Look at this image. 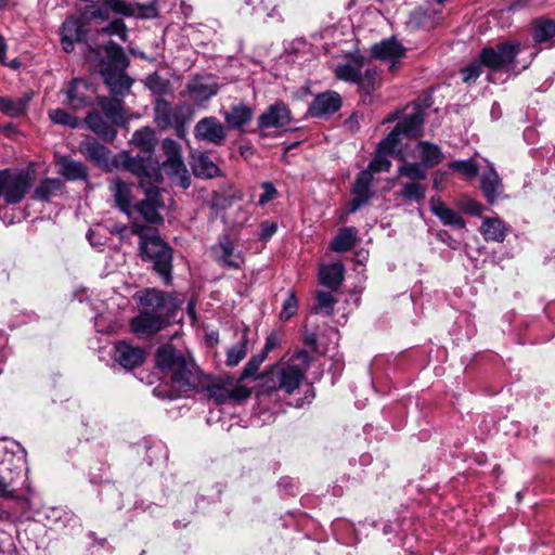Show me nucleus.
<instances>
[{"label":"nucleus","instance_id":"f257e3e1","mask_svg":"<svg viewBox=\"0 0 555 555\" xmlns=\"http://www.w3.org/2000/svg\"><path fill=\"white\" fill-rule=\"evenodd\" d=\"M157 366L170 373L171 386L179 392L195 390L204 392L216 404L240 402L251 391L240 380L228 376L204 375L189 353H183L171 345L159 347L155 354Z\"/></svg>","mask_w":555,"mask_h":555},{"label":"nucleus","instance_id":"f03ea898","mask_svg":"<svg viewBox=\"0 0 555 555\" xmlns=\"http://www.w3.org/2000/svg\"><path fill=\"white\" fill-rule=\"evenodd\" d=\"M130 143L138 149L142 155H125L122 167L141 179L160 182L159 162L155 156V146L157 143L155 130L151 127H142L135 130Z\"/></svg>","mask_w":555,"mask_h":555},{"label":"nucleus","instance_id":"7ed1b4c3","mask_svg":"<svg viewBox=\"0 0 555 555\" xmlns=\"http://www.w3.org/2000/svg\"><path fill=\"white\" fill-rule=\"evenodd\" d=\"M131 232L139 236L142 259L153 264V270L170 284L172 280V248L156 233V230L141 223H132Z\"/></svg>","mask_w":555,"mask_h":555},{"label":"nucleus","instance_id":"20e7f679","mask_svg":"<svg viewBox=\"0 0 555 555\" xmlns=\"http://www.w3.org/2000/svg\"><path fill=\"white\" fill-rule=\"evenodd\" d=\"M311 357L308 351L300 350L292 356L289 361L282 366H274L266 373L263 387L267 391L283 390L291 395L304 380L310 366Z\"/></svg>","mask_w":555,"mask_h":555},{"label":"nucleus","instance_id":"39448f33","mask_svg":"<svg viewBox=\"0 0 555 555\" xmlns=\"http://www.w3.org/2000/svg\"><path fill=\"white\" fill-rule=\"evenodd\" d=\"M3 457L0 461V499L2 500H23L18 487L22 475V468L25 463L24 451L18 454L15 451L3 448Z\"/></svg>","mask_w":555,"mask_h":555},{"label":"nucleus","instance_id":"423d86ee","mask_svg":"<svg viewBox=\"0 0 555 555\" xmlns=\"http://www.w3.org/2000/svg\"><path fill=\"white\" fill-rule=\"evenodd\" d=\"M31 188V178L24 170H0V197L8 205L21 203Z\"/></svg>","mask_w":555,"mask_h":555},{"label":"nucleus","instance_id":"0eeeda50","mask_svg":"<svg viewBox=\"0 0 555 555\" xmlns=\"http://www.w3.org/2000/svg\"><path fill=\"white\" fill-rule=\"evenodd\" d=\"M133 298L141 310L153 314H159L167 319L168 312L176 308V302L171 295L157 288H145L139 291L134 294Z\"/></svg>","mask_w":555,"mask_h":555},{"label":"nucleus","instance_id":"6e6552de","mask_svg":"<svg viewBox=\"0 0 555 555\" xmlns=\"http://www.w3.org/2000/svg\"><path fill=\"white\" fill-rule=\"evenodd\" d=\"M520 51L518 42H505L495 48L487 47L480 52V60L483 66L491 69H501L511 64Z\"/></svg>","mask_w":555,"mask_h":555},{"label":"nucleus","instance_id":"1a4fd4ad","mask_svg":"<svg viewBox=\"0 0 555 555\" xmlns=\"http://www.w3.org/2000/svg\"><path fill=\"white\" fill-rule=\"evenodd\" d=\"M154 181L141 179V186L146 195L145 199L139 202L134 208L142 218L150 223H158L163 221L158 208L163 206L159 189Z\"/></svg>","mask_w":555,"mask_h":555},{"label":"nucleus","instance_id":"9d476101","mask_svg":"<svg viewBox=\"0 0 555 555\" xmlns=\"http://www.w3.org/2000/svg\"><path fill=\"white\" fill-rule=\"evenodd\" d=\"M214 260L222 268L237 270L244 263L242 251L235 248V245L228 234H223L218 242L210 248Z\"/></svg>","mask_w":555,"mask_h":555},{"label":"nucleus","instance_id":"9b49d317","mask_svg":"<svg viewBox=\"0 0 555 555\" xmlns=\"http://www.w3.org/2000/svg\"><path fill=\"white\" fill-rule=\"evenodd\" d=\"M192 113V108L186 104L172 107L167 100L157 99L154 105V121L159 129L166 130Z\"/></svg>","mask_w":555,"mask_h":555},{"label":"nucleus","instance_id":"f8f14e48","mask_svg":"<svg viewBox=\"0 0 555 555\" xmlns=\"http://www.w3.org/2000/svg\"><path fill=\"white\" fill-rule=\"evenodd\" d=\"M168 324L166 317L153 314L151 312L141 310L139 314L133 317L129 326L131 332L140 338H146L155 335Z\"/></svg>","mask_w":555,"mask_h":555},{"label":"nucleus","instance_id":"ddd939ff","mask_svg":"<svg viewBox=\"0 0 555 555\" xmlns=\"http://www.w3.org/2000/svg\"><path fill=\"white\" fill-rule=\"evenodd\" d=\"M90 91V85L85 79L75 78L60 92L65 95V105L73 111H80L91 104Z\"/></svg>","mask_w":555,"mask_h":555},{"label":"nucleus","instance_id":"4468645a","mask_svg":"<svg viewBox=\"0 0 555 555\" xmlns=\"http://www.w3.org/2000/svg\"><path fill=\"white\" fill-rule=\"evenodd\" d=\"M87 15L80 17L69 16L62 25V48L66 53L74 50V42L86 41L88 35Z\"/></svg>","mask_w":555,"mask_h":555},{"label":"nucleus","instance_id":"2eb2a0df","mask_svg":"<svg viewBox=\"0 0 555 555\" xmlns=\"http://www.w3.org/2000/svg\"><path fill=\"white\" fill-rule=\"evenodd\" d=\"M194 137L214 145H221L227 139L224 126L214 116L204 117L194 127Z\"/></svg>","mask_w":555,"mask_h":555},{"label":"nucleus","instance_id":"dca6fc26","mask_svg":"<svg viewBox=\"0 0 555 555\" xmlns=\"http://www.w3.org/2000/svg\"><path fill=\"white\" fill-rule=\"evenodd\" d=\"M291 121L292 115L288 106L284 102L278 101L258 117V127L259 129L283 128Z\"/></svg>","mask_w":555,"mask_h":555},{"label":"nucleus","instance_id":"f3484780","mask_svg":"<svg viewBox=\"0 0 555 555\" xmlns=\"http://www.w3.org/2000/svg\"><path fill=\"white\" fill-rule=\"evenodd\" d=\"M341 96L335 91H325L315 95L308 113L315 118L328 117L341 107Z\"/></svg>","mask_w":555,"mask_h":555},{"label":"nucleus","instance_id":"a211bd4d","mask_svg":"<svg viewBox=\"0 0 555 555\" xmlns=\"http://www.w3.org/2000/svg\"><path fill=\"white\" fill-rule=\"evenodd\" d=\"M395 132H389L388 135L382 140L376 149L375 155L373 159L370 162L367 169L371 170V173L389 171L391 167V162L389 160V156H391L397 147V139Z\"/></svg>","mask_w":555,"mask_h":555},{"label":"nucleus","instance_id":"6ab92c4d","mask_svg":"<svg viewBox=\"0 0 555 555\" xmlns=\"http://www.w3.org/2000/svg\"><path fill=\"white\" fill-rule=\"evenodd\" d=\"M372 56L376 60L390 62L389 70H395L400 59L404 56V47L395 38H389L372 46Z\"/></svg>","mask_w":555,"mask_h":555},{"label":"nucleus","instance_id":"aec40b11","mask_svg":"<svg viewBox=\"0 0 555 555\" xmlns=\"http://www.w3.org/2000/svg\"><path fill=\"white\" fill-rule=\"evenodd\" d=\"M424 126V113L420 105L413 107V112L404 116L397 126L390 131L395 132L397 144L399 143V137L401 133L409 138H418L423 134Z\"/></svg>","mask_w":555,"mask_h":555},{"label":"nucleus","instance_id":"412c9836","mask_svg":"<svg viewBox=\"0 0 555 555\" xmlns=\"http://www.w3.org/2000/svg\"><path fill=\"white\" fill-rule=\"evenodd\" d=\"M373 175L371 170H362L358 173L352 186L353 198L349 205V212H356L361 206L366 204L372 197L371 183Z\"/></svg>","mask_w":555,"mask_h":555},{"label":"nucleus","instance_id":"4be33fe9","mask_svg":"<svg viewBox=\"0 0 555 555\" xmlns=\"http://www.w3.org/2000/svg\"><path fill=\"white\" fill-rule=\"evenodd\" d=\"M85 124L88 128L101 139L113 142L117 137V130L103 113L93 109L85 117Z\"/></svg>","mask_w":555,"mask_h":555},{"label":"nucleus","instance_id":"5701e85b","mask_svg":"<svg viewBox=\"0 0 555 555\" xmlns=\"http://www.w3.org/2000/svg\"><path fill=\"white\" fill-rule=\"evenodd\" d=\"M98 106L101 108L103 115L113 125L122 127L127 122L126 111L124 108V101L116 96H98Z\"/></svg>","mask_w":555,"mask_h":555},{"label":"nucleus","instance_id":"b1692460","mask_svg":"<svg viewBox=\"0 0 555 555\" xmlns=\"http://www.w3.org/2000/svg\"><path fill=\"white\" fill-rule=\"evenodd\" d=\"M102 76L113 96L122 99L129 93L132 79L125 74V69L112 70V68L103 67Z\"/></svg>","mask_w":555,"mask_h":555},{"label":"nucleus","instance_id":"393cba45","mask_svg":"<svg viewBox=\"0 0 555 555\" xmlns=\"http://www.w3.org/2000/svg\"><path fill=\"white\" fill-rule=\"evenodd\" d=\"M114 358L122 367L131 370L144 361L145 352L142 348L122 340L115 345Z\"/></svg>","mask_w":555,"mask_h":555},{"label":"nucleus","instance_id":"a878e982","mask_svg":"<svg viewBox=\"0 0 555 555\" xmlns=\"http://www.w3.org/2000/svg\"><path fill=\"white\" fill-rule=\"evenodd\" d=\"M480 189L487 202L493 205L501 197L504 186L503 181L493 165H490L480 178Z\"/></svg>","mask_w":555,"mask_h":555},{"label":"nucleus","instance_id":"bb28decb","mask_svg":"<svg viewBox=\"0 0 555 555\" xmlns=\"http://www.w3.org/2000/svg\"><path fill=\"white\" fill-rule=\"evenodd\" d=\"M222 116L230 129L237 130L251 121L254 108L245 103H237L223 111Z\"/></svg>","mask_w":555,"mask_h":555},{"label":"nucleus","instance_id":"cd10ccee","mask_svg":"<svg viewBox=\"0 0 555 555\" xmlns=\"http://www.w3.org/2000/svg\"><path fill=\"white\" fill-rule=\"evenodd\" d=\"M79 152L99 167H107L109 163L111 151L95 139L83 140L79 145Z\"/></svg>","mask_w":555,"mask_h":555},{"label":"nucleus","instance_id":"c85d7f7f","mask_svg":"<svg viewBox=\"0 0 555 555\" xmlns=\"http://www.w3.org/2000/svg\"><path fill=\"white\" fill-rule=\"evenodd\" d=\"M109 191L114 197L116 206L127 216L132 211V186L119 178L113 179L109 183Z\"/></svg>","mask_w":555,"mask_h":555},{"label":"nucleus","instance_id":"c756f323","mask_svg":"<svg viewBox=\"0 0 555 555\" xmlns=\"http://www.w3.org/2000/svg\"><path fill=\"white\" fill-rule=\"evenodd\" d=\"M431 212L440 219L444 225L464 229V219L453 209L444 205L439 196H433L429 201Z\"/></svg>","mask_w":555,"mask_h":555},{"label":"nucleus","instance_id":"7c9ffc66","mask_svg":"<svg viewBox=\"0 0 555 555\" xmlns=\"http://www.w3.org/2000/svg\"><path fill=\"white\" fill-rule=\"evenodd\" d=\"M479 231L485 241L502 243L509 231V227L498 217H485Z\"/></svg>","mask_w":555,"mask_h":555},{"label":"nucleus","instance_id":"2f4dec72","mask_svg":"<svg viewBox=\"0 0 555 555\" xmlns=\"http://www.w3.org/2000/svg\"><path fill=\"white\" fill-rule=\"evenodd\" d=\"M345 278V267L341 262L322 264L319 270V281L324 287L336 292L343 284Z\"/></svg>","mask_w":555,"mask_h":555},{"label":"nucleus","instance_id":"473e14b6","mask_svg":"<svg viewBox=\"0 0 555 555\" xmlns=\"http://www.w3.org/2000/svg\"><path fill=\"white\" fill-rule=\"evenodd\" d=\"M159 168L169 177L172 183L182 189H188L191 185V177L183 157L172 162H163L159 164Z\"/></svg>","mask_w":555,"mask_h":555},{"label":"nucleus","instance_id":"72a5a7b5","mask_svg":"<svg viewBox=\"0 0 555 555\" xmlns=\"http://www.w3.org/2000/svg\"><path fill=\"white\" fill-rule=\"evenodd\" d=\"M60 167V175L70 181L81 180L85 181L88 178V168L81 162L72 159L68 156H62L56 162Z\"/></svg>","mask_w":555,"mask_h":555},{"label":"nucleus","instance_id":"f704fd0d","mask_svg":"<svg viewBox=\"0 0 555 555\" xmlns=\"http://www.w3.org/2000/svg\"><path fill=\"white\" fill-rule=\"evenodd\" d=\"M192 169L196 177L211 179L220 176L219 167L211 160V158L202 152L193 153Z\"/></svg>","mask_w":555,"mask_h":555},{"label":"nucleus","instance_id":"c9c22d12","mask_svg":"<svg viewBox=\"0 0 555 555\" xmlns=\"http://www.w3.org/2000/svg\"><path fill=\"white\" fill-rule=\"evenodd\" d=\"M364 63V56L357 55L353 57V63L337 65L334 70L335 77L339 80L357 85L360 80V74Z\"/></svg>","mask_w":555,"mask_h":555},{"label":"nucleus","instance_id":"e433bc0d","mask_svg":"<svg viewBox=\"0 0 555 555\" xmlns=\"http://www.w3.org/2000/svg\"><path fill=\"white\" fill-rule=\"evenodd\" d=\"M380 74L376 68H367L364 73L361 72L357 85L360 88L364 103H372V92L380 87Z\"/></svg>","mask_w":555,"mask_h":555},{"label":"nucleus","instance_id":"4c0bfd02","mask_svg":"<svg viewBox=\"0 0 555 555\" xmlns=\"http://www.w3.org/2000/svg\"><path fill=\"white\" fill-rule=\"evenodd\" d=\"M104 50L107 59V63L104 65V67L112 68V70L127 68L129 65V60L120 46L114 41H109L105 44Z\"/></svg>","mask_w":555,"mask_h":555},{"label":"nucleus","instance_id":"58836bf2","mask_svg":"<svg viewBox=\"0 0 555 555\" xmlns=\"http://www.w3.org/2000/svg\"><path fill=\"white\" fill-rule=\"evenodd\" d=\"M417 149L420 151L422 164L426 167L437 166L443 159V153L437 144L428 141H420L417 143Z\"/></svg>","mask_w":555,"mask_h":555},{"label":"nucleus","instance_id":"ea45409f","mask_svg":"<svg viewBox=\"0 0 555 555\" xmlns=\"http://www.w3.org/2000/svg\"><path fill=\"white\" fill-rule=\"evenodd\" d=\"M190 94L194 96L196 101H207L219 91V86L216 82H205L202 80H195L186 86Z\"/></svg>","mask_w":555,"mask_h":555},{"label":"nucleus","instance_id":"a19ab883","mask_svg":"<svg viewBox=\"0 0 555 555\" xmlns=\"http://www.w3.org/2000/svg\"><path fill=\"white\" fill-rule=\"evenodd\" d=\"M357 230L352 227L341 229L332 241L331 247L337 253H345L356 245Z\"/></svg>","mask_w":555,"mask_h":555},{"label":"nucleus","instance_id":"79ce46f5","mask_svg":"<svg viewBox=\"0 0 555 555\" xmlns=\"http://www.w3.org/2000/svg\"><path fill=\"white\" fill-rule=\"evenodd\" d=\"M29 101V96L0 98V112L11 117H18L26 112Z\"/></svg>","mask_w":555,"mask_h":555},{"label":"nucleus","instance_id":"37998d69","mask_svg":"<svg viewBox=\"0 0 555 555\" xmlns=\"http://www.w3.org/2000/svg\"><path fill=\"white\" fill-rule=\"evenodd\" d=\"M62 182L55 178L43 179L35 189L34 198L37 201H50L62 189Z\"/></svg>","mask_w":555,"mask_h":555},{"label":"nucleus","instance_id":"c03bdc74","mask_svg":"<svg viewBox=\"0 0 555 555\" xmlns=\"http://www.w3.org/2000/svg\"><path fill=\"white\" fill-rule=\"evenodd\" d=\"M533 40L538 43L546 42L555 37V22L547 18H539L532 28Z\"/></svg>","mask_w":555,"mask_h":555},{"label":"nucleus","instance_id":"a18cd8bd","mask_svg":"<svg viewBox=\"0 0 555 555\" xmlns=\"http://www.w3.org/2000/svg\"><path fill=\"white\" fill-rule=\"evenodd\" d=\"M109 15L130 17L140 14V7L125 0H106Z\"/></svg>","mask_w":555,"mask_h":555},{"label":"nucleus","instance_id":"49530a36","mask_svg":"<svg viewBox=\"0 0 555 555\" xmlns=\"http://www.w3.org/2000/svg\"><path fill=\"white\" fill-rule=\"evenodd\" d=\"M337 304V299L333 294L318 291L315 294V306L313 308L314 312H324L327 315L333 314L334 307Z\"/></svg>","mask_w":555,"mask_h":555},{"label":"nucleus","instance_id":"de8ad7c7","mask_svg":"<svg viewBox=\"0 0 555 555\" xmlns=\"http://www.w3.org/2000/svg\"><path fill=\"white\" fill-rule=\"evenodd\" d=\"M452 170L461 172L467 179H473L478 175L479 166L474 158L465 160H454L448 164Z\"/></svg>","mask_w":555,"mask_h":555},{"label":"nucleus","instance_id":"09e8293b","mask_svg":"<svg viewBox=\"0 0 555 555\" xmlns=\"http://www.w3.org/2000/svg\"><path fill=\"white\" fill-rule=\"evenodd\" d=\"M49 117L54 124L67 126L72 129H76L80 126V120L63 108L49 111Z\"/></svg>","mask_w":555,"mask_h":555},{"label":"nucleus","instance_id":"8fccbe9b","mask_svg":"<svg viewBox=\"0 0 555 555\" xmlns=\"http://www.w3.org/2000/svg\"><path fill=\"white\" fill-rule=\"evenodd\" d=\"M247 353V339L243 337L238 343L233 345L227 352V365L235 366L237 365Z\"/></svg>","mask_w":555,"mask_h":555},{"label":"nucleus","instance_id":"3c124183","mask_svg":"<svg viewBox=\"0 0 555 555\" xmlns=\"http://www.w3.org/2000/svg\"><path fill=\"white\" fill-rule=\"evenodd\" d=\"M398 173L413 181L425 180L427 178L426 169L418 163H404L398 168Z\"/></svg>","mask_w":555,"mask_h":555},{"label":"nucleus","instance_id":"603ef678","mask_svg":"<svg viewBox=\"0 0 555 555\" xmlns=\"http://www.w3.org/2000/svg\"><path fill=\"white\" fill-rule=\"evenodd\" d=\"M162 151L164 153V162H172L182 158V146L173 139L166 138L162 142Z\"/></svg>","mask_w":555,"mask_h":555},{"label":"nucleus","instance_id":"864d4df0","mask_svg":"<svg viewBox=\"0 0 555 555\" xmlns=\"http://www.w3.org/2000/svg\"><path fill=\"white\" fill-rule=\"evenodd\" d=\"M426 188L416 182L405 183L400 195L406 201H421L425 197Z\"/></svg>","mask_w":555,"mask_h":555},{"label":"nucleus","instance_id":"5fc2aeb1","mask_svg":"<svg viewBox=\"0 0 555 555\" xmlns=\"http://www.w3.org/2000/svg\"><path fill=\"white\" fill-rule=\"evenodd\" d=\"M99 34L118 36L124 42L127 41V27L121 18L113 20L107 26L101 28Z\"/></svg>","mask_w":555,"mask_h":555},{"label":"nucleus","instance_id":"6e6d98bb","mask_svg":"<svg viewBox=\"0 0 555 555\" xmlns=\"http://www.w3.org/2000/svg\"><path fill=\"white\" fill-rule=\"evenodd\" d=\"M298 309V301L294 291H291L288 296L283 302L282 311L280 313L281 320L287 321L294 317Z\"/></svg>","mask_w":555,"mask_h":555},{"label":"nucleus","instance_id":"4d7b16f0","mask_svg":"<svg viewBox=\"0 0 555 555\" xmlns=\"http://www.w3.org/2000/svg\"><path fill=\"white\" fill-rule=\"evenodd\" d=\"M263 360H264V354L253 356L249 359V361L246 363V365L241 374L240 383L243 379L254 377L255 374L257 373L260 364L263 362Z\"/></svg>","mask_w":555,"mask_h":555},{"label":"nucleus","instance_id":"13d9d810","mask_svg":"<svg viewBox=\"0 0 555 555\" xmlns=\"http://www.w3.org/2000/svg\"><path fill=\"white\" fill-rule=\"evenodd\" d=\"M460 208L465 214L477 217L481 216L485 210L483 206L479 202L467 196L463 197V199L460 202Z\"/></svg>","mask_w":555,"mask_h":555},{"label":"nucleus","instance_id":"bf43d9fd","mask_svg":"<svg viewBox=\"0 0 555 555\" xmlns=\"http://www.w3.org/2000/svg\"><path fill=\"white\" fill-rule=\"evenodd\" d=\"M482 66H483V64L481 63V60L479 59V60L473 61L469 65L464 67L462 69L463 81L464 82L475 81L480 76V74L482 72Z\"/></svg>","mask_w":555,"mask_h":555},{"label":"nucleus","instance_id":"052dcab7","mask_svg":"<svg viewBox=\"0 0 555 555\" xmlns=\"http://www.w3.org/2000/svg\"><path fill=\"white\" fill-rule=\"evenodd\" d=\"M0 555H17L12 535L0 531Z\"/></svg>","mask_w":555,"mask_h":555},{"label":"nucleus","instance_id":"680f3d73","mask_svg":"<svg viewBox=\"0 0 555 555\" xmlns=\"http://www.w3.org/2000/svg\"><path fill=\"white\" fill-rule=\"evenodd\" d=\"M232 204V201L230 197L222 193L215 192L211 196L210 201V208L218 214L219 211H222L230 207Z\"/></svg>","mask_w":555,"mask_h":555},{"label":"nucleus","instance_id":"e2e57ef3","mask_svg":"<svg viewBox=\"0 0 555 555\" xmlns=\"http://www.w3.org/2000/svg\"><path fill=\"white\" fill-rule=\"evenodd\" d=\"M90 18H99L102 21H107L111 18L108 8L106 7V0H102L101 4L93 10L89 11Z\"/></svg>","mask_w":555,"mask_h":555},{"label":"nucleus","instance_id":"0e129e2a","mask_svg":"<svg viewBox=\"0 0 555 555\" xmlns=\"http://www.w3.org/2000/svg\"><path fill=\"white\" fill-rule=\"evenodd\" d=\"M276 230H278V224L275 222H271V221L262 222L259 238L261 241H268L275 234Z\"/></svg>","mask_w":555,"mask_h":555},{"label":"nucleus","instance_id":"69168bd1","mask_svg":"<svg viewBox=\"0 0 555 555\" xmlns=\"http://www.w3.org/2000/svg\"><path fill=\"white\" fill-rule=\"evenodd\" d=\"M262 188H263L264 191L260 195L259 202H258L259 205H261V206L264 205L266 203H268L269 201H271L274 197L275 193H276L275 188L270 182H264L262 184Z\"/></svg>","mask_w":555,"mask_h":555},{"label":"nucleus","instance_id":"338daca9","mask_svg":"<svg viewBox=\"0 0 555 555\" xmlns=\"http://www.w3.org/2000/svg\"><path fill=\"white\" fill-rule=\"evenodd\" d=\"M193 113L190 114L186 117H183V119L179 120L176 125H173L171 128H175L177 135L180 139H185L186 137V126L192 120Z\"/></svg>","mask_w":555,"mask_h":555},{"label":"nucleus","instance_id":"774afa93","mask_svg":"<svg viewBox=\"0 0 555 555\" xmlns=\"http://www.w3.org/2000/svg\"><path fill=\"white\" fill-rule=\"evenodd\" d=\"M5 51H7V43L4 41V38L0 36V63H5Z\"/></svg>","mask_w":555,"mask_h":555}]
</instances>
